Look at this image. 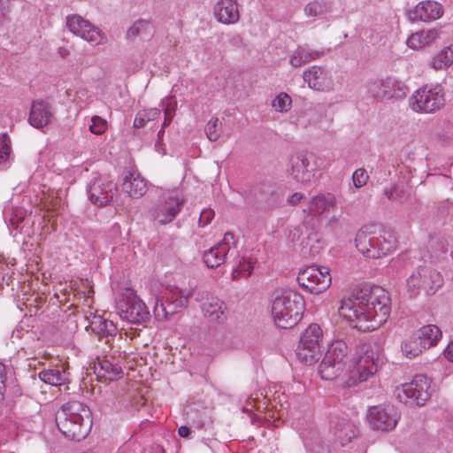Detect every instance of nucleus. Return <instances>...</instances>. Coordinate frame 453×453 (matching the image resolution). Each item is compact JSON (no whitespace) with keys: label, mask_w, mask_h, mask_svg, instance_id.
<instances>
[{"label":"nucleus","mask_w":453,"mask_h":453,"mask_svg":"<svg viewBox=\"0 0 453 453\" xmlns=\"http://www.w3.org/2000/svg\"><path fill=\"white\" fill-rule=\"evenodd\" d=\"M391 312L388 293L380 286L365 285L355 288L341 302L339 313L358 331H373L381 326Z\"/></svg>","instance_id":"nucleus-1"},{"label":"nucleus","mask_w":453,"mask_h":453,"mask_svg":"<svg viewBox=\"0 0 453 453\" xmlns=\"http://www.w3.org/2000/svg\"><path fill=\"white\" fill-rule=\"evenodd\" d=\"M56 424L70 441L85 439L92 427V413L88 406L79 401H69L56 413Z\"/></svg>","instance_id":"nucleus-2"},{"label":"nucleus","mask_w":453,"mask_h":453,"mask_svg":"<svg viewBox=\"0 0 453 453\" xmlns=\"http://www.w3.org/2000/svg\"><path fill=\"white\" fill-rule=\"evenodd\" d=\"M304 300L296 291L279 289L274 292L272 313L277 326L294 327L303 318Z\"/></svg>","instance_id":"nucleus-3"},{"label":"nucleus","mask_w":453,"mask_h":453,"mask_svg":"<svg viewBox=\"0 0 453 453\" xmlns=\"http://www.w3.org/2000/svg\"><path fill=\"white\" fill-rule=\"evenodd\" d=\"M357 249L368 258H380L389 254L395 245V238L392 233L378 228L375 226H365L356 235Z\"/></svg>","instance_id":"nucleus-4"},{"label":"nucleus","mask_w":453,"mask_h":453,"mask_svg":"<svg viewBox=\"0 0 453 453\" xmlns=\"http://www.w3.org/2000/svg\"><path fill=\"white\" fill-rule=\"evenodd\" d=\"M431 380L417 374L412 380L397 387L395 395L400 403L410 406H424L432 395Z\"/></svg>","instance_id":"nucleus-5"},{"label":"nucleus","mask_w":453,"mask_h":453,"mask_svg":"<svg viewBox=\"0 0 453 453\" xmlns=\"http://www.w3.org/2000/svg\"><path fill=\"white\" fill-rule=\"evenodd\" d=\"M440 272L430 266H418L407 279V289L411 297H416L421 290L428 296L435 294L443 285Z\"/></svg>","instance_id":"nucleus-6"},{"label":"nucleus","mask_w":453,"mask_h":453,"mask_svg":"<svg viewBox=\"0 0 453 453\" xmlns=\"http://www.w3.org/2000/svg\"><path fill=\"white\" fill-rule=\"evenodd\" d=\"M348 356V346L345 342H333L319 366V373L323 380H332L342 374Z\"/></svg>","instance_id":"nucleus-7"},{"label":"nucleus","mask_w":453,"mask_h":453,"mask_svg":"<svg viewBox=\"0 0 453 453\" xmlns=\"http://www.w3.org/2000/svg\"><path fill=\"white\" fill-rule=\"evenodd\" d=\"M116 308L119 317L129 323L142 324L150 319L148 307L131 288L118 299Z\"/></svg>","instance_id":"nucleus-8"},{"label":"nucleus","mask_w":453,"mask_h":453,"mask_svg":"<svg viewBox=\"0 0 453 453\" xmlns=\"http://www.w3.org/2000/svg\"><path fill=\"white\" fill-rule=\"evenodd\" d=\"M445 104L443 88L440 85H425L410 98V105L416 112L433 113Z\"/></svg>","instance_id":"nucleus-9"},{"label":"nucleus","mask_w":453,"mask_h":453,"mask_svg":"<svg viewBox=\"0 0 453 453\" xmlns=\"http://www.w3.org/2000/svg\"><path fill=\"white\" fill-rule=\"evenodd\" d=\"M322 329L318 324L310 325L302 334L296 349L297 358L307 365L316 363L320 357Z\"/></svg>","instance_id":"nucleus-10"},{"label":"nucleus","mask_w":453,"mask_h":453,"mask_svg":"<svg viewBox=\"0 0 453 453\" xmlns=\"http://www.w3.org/2000/svg\"><path fill=\"white\" fill-rule=\"evenodd\" d=\"M377 359L373 351H366L364 356L352 360L345 374L344 384L348 388L355 387L374 374L377 371Z\"/></svg>","instance_id":"nucleus-11"},{"label":"nucleus","mask_w":453,"mask_h":453,"mask_svg":"<svg viewBox=\"0 0 453 453\" xmlns=\"http://www.w3.org/2000/svg\"><path fill=\"white\" fill-rule=\"evenodd\" d=\"M299 286L311 294H319L331 285V275L326 267L310 266L298 273Z\"/></svg>","instance_id":"nucleus-12"},{"label":"nucleus","mask_w":453,"mask_h":453,"mask_svg":"<svg viewBox=\"0 0 453 453\" xmlns=\"http://www.w3.org/2000/svg\"><path fill=\"white\" fill-rule=\"evenodd\" d=\"M401 414L392 404L376 405L368 409L366 418L372 430L389 432L397 425Z\"/></svg>","instance_id":"nucleus-13"},{"label":"nucleus","mask_w":453,"mask_h":453,"mask_svg":"<svg viewBox=\"0 0 453 453\" xmlns=\"http://www.w3.org/2000/svg\"><path fill=\"white\" fill-rule=\"evenodd\" d=\"M189 296L190 292L186 293L182 289L174 288L170 290L164 296L165 300L157 299L154 306L155 318L158 320H164L179 312L188 306Z\"/></svg>","instance_id":"nucleus-14"},{"label":"nucleus","mask_w":453,"mask_h":453,"mask_svg":"<svg viewBox=\"0 0 453 453\" xmlns=\"http://www.w3.org/2000/svg\"><path fill=\"white\" fill-rule=\"evenodd\" d=\"M116 191V184L103 175L93 177L87 186L89 201L98 207L109 205Z\"/></svg>","instance_id":"nucleus-15"},{"label":"nucleus","mask_w":453,"mask_h":453,"mask_svg":"<svg viewBox=\"0 0 453 453\" xmlns=\"http://www.w3.org/2000/svg\"><path fill=\"white\" fill-rule=\"evenodd\" d=\"M184 201L177 195L170 193L155 205L151 211L152 217L160 224L172 222L180 213Z\"/></svg>","instance_id":"nucleus-16"},{"label":"nucleus","mask_w":453,"mask_h":453,"mask_svg":"<svg viewBox=\"0 0 453 453\" xmlns=\"http://www.w3.org/2000/svg\"><path fill=\"white\" fill-rule=\"evenodd\" d=\"M407 88L393 78L372 81L368 85V93L378 100L399 97L405 95Z\"/></svg>","instance_id":"nucleus-17"},{"label":"nucleus","mask_w":453,"mask_h":453,"mask_svg":"<svg viewBox=\"0 0 453 453\" xmlns=\"http://www.w3.org/2000/svg\"><path fill=\"white\" fill-rule=\"evenodd\" d=\"M66 25L70 32L73 35L96 45L101 42L102 37L100 30L81 16H68Z\"/></svg>","instance_id":"nucleus-18"},{"label":"nucleus","mask_w":453,"mask_h":453,"mask_svg":"<svg viewBox=\"0 0 453 453\" xmlns=\"http://www.w3.org/2000/svg\"><path fill=\"white\" fill-rule=\"evenodd\" d=\"M443 8L436 1L424 0L407 12L408 19L411 22H431L441 18Z\"/></svg>","instance_id":"nucleus-19"},{"label":"nucleus","mask_w":453,"mask_h":453,"mask_svg":"<svg viewBox=\"0 0 453 453\" xmlns=\"http://www.w3.org/2000/svg\"><path fill=\"white\" fill-rule=\"evenodd\" d=\"M312 154H296L290 157L291 176L298 182H308L313 176L315 167L311 164Z\"/></svg>","instance_id":"nucleus-20"},{"label":"nucleus","mask_w":453,"mask_h":453,"mask_svg":"<svg viewBox=\"0 0 453 453\" xmlns=\"http://www.w3.org/2000/svg\"><path fill=\"white\" fill-rule=\"evenodd\" d=\"M303 78L308 83L309 88L314 90L329 91L334 86V81L329 71L321 66H311L303 72Z\"/></svg>","instance_id":"nucleus-21"},{"label":"nucleus","mask_w":453,"mask_h":453,"mask_svg":"<svg viewBox=\"0 0 453 453\" xmlns=\"http://www.w3.org/2000/svg\"><path fill=\"white\" fill-rule=\"evenodd\" d=\"M233 238L234 234L232 233H226L222 242L203 253V259L207 267L217 268L225 262L230 250L228 240Z\"/></svg>","instance_id":"nucleus-22"},{"label":"nucleus","mask_w":453,"mask_h":453,"mask_svg":"<svg viewBox=\"0 0 453 453\" xmlns=\"http://www.w3.org/2000/svg\"><path fill=\"white\" fill-rule=\"evenodd\" d=\"M53 117L51 105L43 100H36L32 103L28 122L36 128H42L49 125Z\"/></svg>","instance_id":"nucleus-23"},{"label":"nucleus","mask_w":453,"mask_h":453,"mask_svg":"<svg viewBox=\"0 0 453 453\" xmlns=\"http://www.w3.org/2000/svg\"><path fill=\"white\" fill-rule=\"evenodd\" d=\"M93 370L97 377H103L110 380H117L122 374L121 364L114 356H111V359L107 357L102 359L98 358L93 364Z\"/></svg>","instance_id":"nucleus-24"},{"label":"nucleus","mask_w":453,"mask_h":453,"mask_svg":"<svg viewBox=\"0 0 453 453\" xmlns=\"http://www.w3.org/2000/svg\"><path fill=\"white\" fill-rule=\"evenodd\" d=\"M202 310L211 323L222 324L226 319V305L216 296L208 297L203 303Z\"/></svg>","instance_id":"nucleus-25"},{"label":"nucleus","mask_w":453,"mask_h":453,"mask_svg":"<svg viewBox=\"0 0 453 453\" xmlns=\"http://www.w3.org/2000/svg\"><path fill=\"white\" fill-rule=\"evenodd\" d=\"M214 15L220 23L229 25L236 23L240 19L236 0H220L214 8Z\"/></svg>","instance_id":"nucleus-26"},{"label":"nucleus","mask_w":453,"mask_h":453,"mask_svg":"<svg viewBox=\"0 0 453 453\" xmlns=\"http://www.w3.org/2000/svg\"><path fill=\"white\" fill-rule=\"evenodd\" d=\"M89 326L99 339H105V343L108 344L110 348H112L111 341L117 334V326L112 321L105 319L101 316H95Z\"/></svg>","instance_id":"nucleus-27"},{"label":"nucleus","mask_w":453,"mask_h":453,"mask_svg":"<svg viewBox=\"0 0 453 453\" xmlns=\"http://www.w3.org/2000/svg\"><path fill=\"white\" fill-rule=\"evenodd\" d=\"M122 190L130 197L140 198L147 192V181L134 173H129L123 180Z\"/></svg>","instance_id":"nucleus-28"},{"label":"nucleus","mask_w":453,"mask_h":453,"mask_svg":"<svg viewBox=\"0 0 453 453\" xmlns=\"http://www.w3.org/2000/svg\"><path fill=\"white\" fill-rule=\"evenodd\" d=\"M335 204L336 199L333 194H319L310 201L307 211L309 214L321 215Z\"/></svg>","instance_id":"nucleus-29"},{"label":"nucleus","mask_w":453,"mask_h":453,"mask_svg":"<svg viewBox=\"0 0 453 453\" xmlns=\"http://www.w3.org/2000/svg\"><path fill=\"white\" fill-rule=\"evenodd\" d=\"M324 50H314L307 47L299 46L290 58V64L294 67H299L303 64L315 60L324 56Z\"/></svg>","instance_id":"nucleus-30"},{"label":"nucleus","mask_w":453,"mask_h":453,"mask_svg":"<svg viewBox=\"0 0 453 453\" xmlns=\"http://www.w3.org/2000/svg\"><path fill=\"white\" fill-rule=\"evenodd\" d=\"M401 349L406 357L413 358L421 354L426 348L420 340V336H418L414 332L402 342Z\"/></svg>","instance_id":"nucleus-31"},{"label":"nucleus","mask_w":453,"mask_h":453,"mask_svg":"<svg viewBox=\"0 0 453 453\" xmlns=\"http://www.w3.org/2000/svg\"><path fill=\"white\" fill-rule=\"evenodd\" d=\"M420 340L425 343V347L430 349L435 346L441 337V329L435 325H426L415 332Z\"/></svg>","instance_id":"nucleus-32"},{"label":"nucleus","mask_w":453,"mask_h":453,"mask_svg":"<svg viewBox=\"0 0 453 453\" xmlns=\"http://www.w3.org/2000/svg\"><path fill=\"white\" fill-rule=\"evenodd\" d=\"M38 377L42 381L51 386H61L68 381L66 372L58 369L42 370Z\"/></svg>","instance_id":"nucleus-33"},{"label":"nucleus","mask_w":453,"mask_h":453,"mask_svg":"<svg viewBox=\"0 0 453 453\" xmlns=\"http://www.w3.org/2000/svg\"><path fill=\"white\" fill-rule=\"evenodd\" d=\"M332 9V3L329 0H314L306 4L304 12L306 15L313 18L325 16Z\"/></svg>","instance_id":"nucleus-34"},{"label":"nucleus","mask_w":453,"mask_h":453,"mask_svg":"<svg viewBox=\"0 0 453 453\" xmlns=\"http://www.w3.org/2000/svg\"><path fill=\"white\" fill-rule=\"evenodd\" d=\"M453 63V44L440 50L434 58L431 65L435 70H441Z\"/></svg>","instance_id":"nucleus-35"},{"label":"nucleus","mask_w":453,"mask_h":453,"mask_svg":"<svg viewBox=\"0 0 453 453\" xmlns=\"http://www.w3.org/2000/svg\"><path fill=\"white\" fill-rule=\"evenodd\" d=\"M152 32V26L150 21L139 19L135 21L127 30V38L131 39L135 36H150Z\"/></svg>","instance_id":"nucleus-36"},{"label":"nucleus","mask_w":453,"mask_h":453,"mask_svg":"<svg viewBox=\"0 0 453 453\" xmlns=\"http://www.w3.org/2000/svg\"><path fill=\"white\" fill-rule=\"evenodd\" d=\"M334 435L339 442L344 446L356 437V431L351 424L342 423L334 427Z\"/></svg>","instance_id":"nucleus-37"},{"label":"nucleus","mask_w":453,"mask_h":453,"mask_svg":"<svg viewBox=\"0 0 453 453\" xmlns=\"http://www.w3.org/2000/svg\"><path fill=\"white\" fill-rule=\"evenodd\" d=\"M161 111L157 108H151L138 111L134 120V127L142 128L150 121L159 117Z\"/></svg>","instance_id":"nucleus-38"},{"label":"nucleus","mask_w":453,"mask_h":453,"mask_svg":"<svg viewBox=\"0 0 453 453\" xmlns=\"http://www.w3.org/2000/svg\"><path fill=\"white\" fill-rule=\"evenodd\" d=\"M254 261L251 258L242 257L236 267L232 272V279L248 278L251 275L254 269Z\"/></svg>","instance_id":"nucleus-39"},{"label":"nucleus","mask_w":453,"mask_h":453,"mask_svg":"<svg viewBox=\"0 0 453 453\" xmlns=\"http://www.w3.org/2000/svg\"><path fill=\"white\" fill-rule=\"evenodd\" d=\"M429 247L433 250L431 255L432 258H438L441 254H445L448 251L447 241L439 236L430 237Z\"/></svg>","instance_id":"nucleus-40"},{"label":"nucleus","mask_w":453,"mask_h":453,"mask_svg":"<svg viewBox=\"0 0 453 453\" xmlns=\"http://www.w3.org/2000/svg\"><path fill=\"white\" fill-rule=\"evenodd\" d=\"M11 150V139L7 134H3L0 137V165L4 167L9 164Z\"/></svg>","instance_id":"nucleus-41"},{"label":"nucleus","mask_w":453,"mask_h":453,"mask_svg":"<svg viewBox=\"0 0 453 453\" xmlns=\"http://www.w3.org/2000/svg\"><path fill=\"white\" fill-rule=\"evenodd\" d=\"M221 123L218 118H211L205 126V134L207 138L211 142H216L220 136Z\"/></svg>","instance_id":"nucleus-42"},{"label":"nucleus","mask_w":453,"mask_h":453,"mask_svg":"<svg viewBox=\"0 0 453 453\" xmlns=\"http://www.w3.org/2000/svg\"><path fill=\"white\" fill-rule=\"evenodd\" d=\"M291 104V97L286 93H280L273 99L272 106L277 111L283 112L288 111L290 109Z\"/></svg>","instance_id":"nucleus-43"},{"label":"nucleus","mask_w":453,"mask_h":453,"mask_svg":"<svg viewBox=\"0 0 453 453\" xmlns=\"http://www.w3.org/2000/svg\"><path fill=\"white\" fill-rule=\"evenodd\" d=\"M281 200L282 196L278 191H272L265 203V210L271 211L279 207L281 203Z\"/></svg>","instance_id":"nucleus-44"},{"label":"nucleus","mask_w":453,"mask_h":453,"mask_svg":"<svg viewBox=\"0 0 453 453\" xmlns=\"http://www.w3.org/2000/svg\"><path fill=\"white\" fill-rule=\"evenodd\" d=\"M91 125L89 130L95 134H102L106 129V121L101 117L94 116L91 119Z\"/></svg>","instance_id":"nucleus-45"},{"label":"nucleus","mask_w":453,"mask_h":453,"mask_svg":"<svg viewBox=\"0 0 453 453\" xmlns=\"http://www.w3.org/2000/svg\"><path fill=\"white\" fill-rule=\"evenodd\" d=\"M368 174L365 169H357L352 175L354 186L356 188H361L365 186L368 180Z\"/></svg>","instance_id":"nucleus-46"},{"label":"nucleus","mask_w":453,"mask_h":453,"mask_svg":"<svg viewBox=\"0 0 453 453\" xmlns=\"http://www.w3.org/2000/svg\"><path fill=\"white\" fill-rule=\"evenodd\" d=\"M161 105L163 107L164 114L169 113V115H175V111L177 109V102L173 97L165 98L161 102Z\"/></svg>","instance_id":"nucleus-47"},{"label":"nucleus","mask_w":453,"mask_h":453,"mask_svg":"<svg viewBox=\"0 0 453 453\" xmlns=\"http://www.w3.org/2000/svg\"><path fill=\"white\" fill-rule=\"evenodd\" d=\"M421 33H416L411 35L407 40V45L411 49H419L425 47L423 44V40L421 39Z\"/></svg>","instance_id":"nucleus-48"},{"label":"nucleus","mask_w":453,"mask_h":453,"mask_svg":"<svg viewBox=\"0 0 453 453\" xmlns=\"http://www.w3.org/2000/svg\"><path fill=\"white\" fill-rule=\"evenodd\" d=\"M214 215H215V213H214L213 210L203 209L200 213L199 221H198L199 226H205L206 225H208L214 218Z\"/></svg>","instance_id":"nucleus-49"},{"label":"nucleus","mask_w":453,"mask_h":453,"mask_svg":"<svg viewBox=\"0 0 453 453\" xmlns=\"http://www.w3.org/2000/svg\"><path fill=\"white\" fill-rule=\"evenodd\" d=\"M423 44L425 46L430 44L438 37V31L435 29H430L427 31H421Z\"/></svg>","instance_id":"nucleus-50"},{"label":"nucleus","mask_w":453,"mask_h":453,"mask_svg":"<svg viewBox=\"0 0 453 453\" xmlns=\"http://www.w3.org/2000/svg\"><path fill=\"white\" fill-rule=\"evenodd\" d=\"M5 365L3 363H0V402L4 399V395L5 391Z\"/></svg>","instance_id":"nucleus-51"},{"label":"nucleus","mask_w":453,"mask_h":453,"mask_svg":"<svg viewBox=\"0 0 453 453\" xmlns=\"http://www.w3.org/2000/svg\"><path fill=\"white\" fill-rule=\"evenodd\" d=\"M303 198H304V196L303 193L296 192L288 198V203L295 206V205L299 204Z\"/></svg>","instance_id":"nucleus-52"},{"label":"nucleus","mask_w":453,"mask_h":453,"mask_svg":"<svg viewBox=\"0 0 453 453\" xmlns=\"http://www.w3.org/2000/svg\"><path fill=\"white\" fill-rule=\"evenodd\" d=\"M9 0H0V24L6 19Z\"/></svg>","instance_id":"nucleus-53"},{"label":"nucleus","mask_w":453,"mask_h":453,"mask_svg":"<svg viewBox=\"0 0 453 453\" xmlns=\"http://www.w3.org/2000/svg\"><path fill=\"white\" fill-rule=\"evenodd\" d=\"M383 194L388 200H397V197L395 196L398 194V188L396 186H394L390 188H385Z\"/></svg>","instance_id":"nucleus-54"},{"label":"nucleus","mask_w":453,"mask_h":453,"mask_svg":"<svg viewBox=\"0 0 453 453\" xmlns=\"http://www.w3.org/2000/svg\"><path fill=\"white\" fill-rule=\"evenodd\" d=\"M444 357L450 362L453 363V340L448 344L447 348L445 349Z\"/></svg>","instance_id":"nucleus-55"},{"label":"nucleus","mask_w":453,"mask_h":453,"mask_svg":"<svg viewBox=\"0 0 453 453\" xmlns=\"http://www.w3.org/2000/svg\"><path fill=\"white\" fill-rule=\"evenodd\" d=\"M191 432H192L191 428L187 426H181L178 429V434L182 438H188V436L190 435Z\"/></svg>","instance_id":"nucleus-56"},{"label":"nucleus","mask_w":453,"mask_h":453,"mask_svg":"<svg viewBox=\"0 0 453 453\" xmlns=\"http://www.w3.org/2000/svg\"><path fill=\"white\" fill-rule=\"evenodd\" d=\"M173 117L174 116H173V115H169V113L165 114V119H164V123L162 124V127L165 128L166 127H168L171 124Z\"/></svg>","instance_id":"nucleus-57"},{"label":"nucleus","mask_w":453,"mask_h":453,"mask_svg":"<svg viewBox=\"0 0 453 453\" xmlns=\"http://www.w3.org/2000/svg\"><path fill=\"white\" fill-rule=\"evenodd\" d=\"M58 54H59L63 58H66V57H68V56H69L70 52H69V50H68L66 48H65V47H60V48L58 49Z\"/></svg>","instance_id":"nucleus-58"},{"label":"nucleus","mask_w":453,"mask_h":453,"mask_svg":"<svg viewBox=\"0 0 453 453\" xmlns=\"http://www.w3.org/2000/svg\"><path fill=\"white\" fill-rule=\"evenodd\" d=\"M397 197V200H395L396 202H398L399 203H403L406 199L403 196V192L402 190H400L398 188V194L395 196Z\"/></svg>","instance_id":"nucleus-59"},{"label":"nucleus","mask_w":453,"mask_h":453,"mask_svg":"<svg viewBox=\"0 0 453 453\" xmlns=\"http://www.w3.org/2000/svg\"><path fill=\"white\" fill-rule=\"evenodd\" d=\"M320 448L319 450H317L315 448L312 449V453H330V449L328 447L325 446H318Z\"/></svg>","instance_id":"nucleus-60"},{"label":"nucleus","mask_w":453,"mask_h":453,"mask_svg":"<svg viewBox=\"0 0 453 453\" xmlns=\"http://www.w3.org/2000/svg\"><path fill=\"white\" fill-rule=\"evenodd\" d=\"M5 274L2 272H0V288L4 286V283L6 281L5 280ZM6 284L8 285V282L6 281Z\"/></svg>","instance_id":"nucleus-61"},{"label":"nucleus","mask_w":453,"mask_h":453,"mask_svg":"<svg viewBox=\"0 0 453 453\" xmlns=\"http://www.w3.org/2000/svg\"><path fill=\"white\" fill-rule=\"evenodd\" d=\"M164 133H165V128H163L161 127V129L159 130L158 134H157V140H162V137L164 135Z\"/></svg>","instance_id":"nucleus-62"},{"label":"nucleus","mask_w":453,"mask_h":453,"mask_svg":"<svg viewBox=\"0 0 453 453\" xmlns=\"http://www.w3.org/2000/svg\"><path fill=\"white\" fill-rule=\"evenodd\" d=\"M161 145H162V140H157V142L155 143V148L157 151H159Z\"/></svg>","instance_id":"nucleus-63"}]
</instances>
